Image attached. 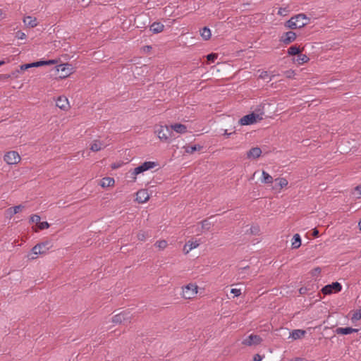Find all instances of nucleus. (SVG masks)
<instances>
[{
	"label": "nucleus",
	"mask_w": 361,
	"mask_h": 361,
	"mask_svg": "<svg viewBox=\"0 0 361 361\" xmlns=\"http://www.w3.org/2000/svg\"><path fill=\"white\" fill-rule=\"evenodd\" d=\"M41 218L39 215L37 214H32L30 218V223L31 224H36V226L37 225L38 223H39V221H40Z\"/></svg>",
	"instance_id": "nucleus-36"
},
{
	"label": "nucleus",
	"mask_w": 361,
	"mask_h": 361,
	"mask_svg": "<svg viewBox=\"0 0 361 361\" xmlns=\"http://www.w3.org/2000/svg\"><path fill=\"white\" fill-rule=\"evenodd\" d=\"M32 68L45 66V61L44 60H40V61H38L33 62V63H32Z\"/></svg>",
	"instance_id": "nucleus-42"
},
{
	"label": "nucleus",
	"mask_w": 361,
	"mask_h": 361,
	"mask_svg": "<svg viewBox=\"0 0 361 361\" xmlns=\"http://www.w3.org/2000/svg\"><path fill=\"white\" fill-rule=\"evenodd\" d=\"M137 237L139 240L144 241L148 237H149L147 232L140 231L138 232Z\"/></svg>",
	"instance_id": "nucleus-32"
},
{
	"label": "nucleus",
	"mask_w": 361,
	"mask_h": 361,
	"mask_svg": "<svg viewBox=\"0 0 361 361\" xmlns=\"http://www.w3.org/2000/svg\"><path fill=\"white\" fill-rule=\"evenodd\" d=\"M305 17L304 13H299L291 17L288 21L286 22L285 26L291 30L302 28L305 27L304 23H297L298 19H302Z\"/></svg>",
	"instance_id": "nucleus-3"
},
{
	"label": "nucleus",
	"mask_w": 361,
	"mask_h": 361,
	"mask_svg": "<svg viewBox=\"0 0 361 361\" xmlns=\"http://www.w3.org/2000/svg\"><path fill=\"white\" fill-rule=\"evenodd\" d=\"M20 73V70L19 69H16V70L12 71L9 75H11V78H17L18 76V74Z\"/></svg>",
	"instance_id": "nucleus-45"
},
{
	"label": "nucleus",
	"mask_w": 361,
	"mask_h": 361,
	"mask_svg": "<svg viewBox=\"0 0 361 361\" xmlns=\"http://www.w3.org/2000/svg\"><path fill=\"white\" fill-rule=\"evenodd\" d=\"M126 314L125 313V312H121L119 313H117L116 314H114V316H116V317H118V316H125Z\"/></svg>",
	"instance_id": "nucleus-57"
},
{
	"label": "nucleus",
	"mask_w": 361,
	"mask_h": 361,
	"mask_svg": "<svg viewBox=\"0 0 361 361\" xmlns=\"http://www.w3.org/2000/svg\"><path fill=\"white\" fill-rule=\"evenodd\" d=\"M247 268H249V267H248V266H246V267H245L240 268V269L243 271V270H245V269H247Z\"/></svg>",
	"instance_id": "nucleus-63"
},
{
	"label": "nucleus",
	"mask_w": 361,
	"mask_h": 361,
	"mask_svg": "<svg viewBox=\"0 0 361 361\" xmlns=\"http://www.w3.org/2000/svg\"><path fill=\"white\" fill-rule=\"evenodd\" d=\"M262 182L264 183L269 184L273 183V178L265 171L262 173Z\"/></svg>",
	"instance_id": "nucleus-27"
},
{
	"label": "nucleus",
	"mask_w": 361,
	"mask_h": 361,
	"mask_svg": "<svg viewBox=\"0 0 361 361\" xmlns=\"http://www.w3.org/2000/svg\"><path fill=\"white\" fill-rule=\"evenodd\" d=\"M149 195L147 190H140L136 193L135 200L138 203H145L149 200Z\"/></svg>",
	"instance_id": "nucleus-11"
},
{
	"label": "nucleus",
	"mask_w": 361,
	"mask_h": 361,
	"mask_svg": "<svg viewBox=\"0 0 361 361\" xmlns=\"http://www.w3.org/2000/svg\"><path fill=\"white\" fill-rule=\"evenodd\" d=\"M307 288L306 287H301L300 289H299V293L301 295H304L307 293Z\"/></svg>",
	"instance_id": "nucleus-49"
},
{
	"label": "nucleus",
	"mask_w": 361,
	"mask_h": 361,
	"mask_svg": "<svg viewBox=\"0 0 361 361\" xmlns=\"http://www.w3.org/2000/svg\"><path fill=\"white\" fill-rule=\"evenodd\" d=\"M201 224H202V228L203 230H209L212 224L209 221V219H204L203 221H201Z\"/></svg>",
	"instance_id": "nucleus-33"
},
{
	"label": "nucleus",
	"mask_w": 361,
	"mask_h": 361,
	"mask_svg": "<svg viewBox=\"0 0 361 361\" xmlns=\"http://www.w3.org/2000/svg\"><path fill=\"white\" fill-rule=\"evenodd\" d=\"M301 52V49L297 45H293L288 49V54L290 56H297Z\"/></svg>",
	"instance_id": "nucleus-26"
},
{
	"label": "nucleus",
	"mask_w": 361,
	"mask_h": 361,
	"mask_svg": "<svg viewBox=\"0 0 361 361\" xmlns=\"http://www.w3.org/2000/svg\"><path fill=\"white\" fill-rule=\"evenodd\" d=\"M263 341L261 336L255 334H250L242 341V344L246 346L259 345Z\"/></svg>",
	"instance_id": "nucleus-7"
},
{
	"label": "nucleus",
	"mask_w": 361,
	"mask_h": 361,
	"mask_svg": "<svg viewBox=\"0 0 361 361\" xmlns=\"http://www.w3.org/2000/svg\"><path fill=\"white\" fill-rule=\"evenodd\" d=\"M296 37L297 35L294 32L288 31L283 34L280 41L285 44H289L295 40Z\"/></svg>",
	"instance_id": "nucleus-9"
},
{
	"label": "nucleus",
	"mask_w": 361,
	"mask_h": 361,
	"mask_svg": "<svg viewBox=\"0 0 361 361\" xmlns=\"http://www.w3.org/2000/svg\"><path fill=\"white\" fill-rule=\"evenodd\" d=\"M200 35L202 36V37L204 39V40H208L209 39H210L211 37V35H212V33H211V30L209 27H204L201 30H200Z\"/></svg>",
	"instance_id": "nucleus-25"
},
{
	"label": "nucleus",
	"mask_w": 361,
	"mask_h": 361,
	"mask_svg": "<svg viewBox=\"0 0 361 361\" xmlns=\"http://www.w3.org/2000/svg\"><path fill=\"white\" fill-rule=\"evenodd\" d=\"M285 74L288 78H292L294 75V71L292 70H288L285 72Z\"/></svg>",
	"instance_id": "nucleus-46"
},
{
	"label": "nucleus",
	"mask_w": 361,
	"mask_h": 361,
	"mask_svg": "<svg viewBox=\"0 0 361 361\" xmlns=\"http://www.w3.org/2000/svg\"><path fill=\"white\" fill-rule=\"evenodd\" d=\"M279 188H283L288 185V180L284 178H279L275 180Z\"/></svg>",
	"instance_id": "nucleus-30"
},
{
	"label": "nucleus",
	"mask_w": 361,
	"mask_h": 361,
	"mask_svg": "<svg viewBox=\"0 0 361 361\" xmlns=\"http://www.w3.org/2000/svg\"><path fill=\"white\" fill-rule=\"evenodd\" d=\"M37 226L38 229L44 230V229L49 228L50 225L47 221L41 222L39 221V223L37 224Z\"/></svg>",
	"instance_id": "nucleus-37"
},
{
	"label": "nucleus",
	"mask_w": 361,
	"mask_h": 361,
	"mask_svg": "<svg viewBox=\"0 0 361 361\" xmlns=\"http://www.w3.org/2000/svg\"><path fill=\"white\" fill-rule=\"evenodd\" d=\"M200 245V243L198 240L192 241L189 240L188 241L185 246H184V251H185V253H188L190 250H192L194 248L197 247Z\"/></svg>",
	"instance_id": "nucleus-18"
},
{
	"label": "nucleus",
	"mask_w": 361,
	"mask_h": 361,
	"mask_svg": "<svg viewBox=\"0 0 361 361\" xmlns=\"http://www.w3.org/2000/svg\"><path fill=\"white\" fill-rule=\"evenodd\" d=\"M217 57L218 54L215 53H211L207 55V59L209 63H214Z\"/></svg>",
	"instance_id": "nucleus-34"
},
{
	"label": "nucleus",
	"mask_w": 361,
	"mask_h": 361,
	"mask_svg": "<svg viewBox=\"0 0 361 361\" xmlns=\"http://www.w3.org/2000/svg\"><path fill=\"white\" fill-rule=\"evenodd\" d=\"M235 131H233L232 133H228L227 130H225L224 136H225L226 137H229L231 135L235 134Z\"/></svg>",
	"instance_id": "nucleus-52"
},
{
	"label": "nucleus",
	"mask_w": 361,
	"mask_h": 361,
	"mask_svg": "<svg viewBox=\"0 0 361 361\" xmlns=\"http://www.w3.org/2000/svg\"><path fill=\"white\" fill-rule=\"evenodd\" d=\"M23 23L25 25L30 27H35L37 26V18H33L32 16H25L23 18Z\"/></svg>",
	"instance_id": "nucleus-19"
},
{
	"label": "nucleus",
	"mask_w": 361,
	"mask_h": 361,
	"mask_svg": "<svg viewBox=\"0 0 361 361\" xmlns=\"http://www.w3.org/2000/svg\"><path fill=\"white\" fill-rule=\"evenodd\" d=\"M112 322L113 323H121V317H112Z\"/></svg>",
	"instance_id": "nucleus-51"
},
{
	"label": "nucleus",
	"mask_w": 361,
	"mask_h": 361,
	"mask_svg": "<svg viewBox=\"0 0 361 361\" xmlns=\"http://www.w3.org/2000/svg\"><path fill=\"white\" fill-rule=\"evenodd\" d=\"M361 319V317H352V319L354 321H357V320H360Z\"/></svg>",
	"instance_id": "nucleus-61"
},
{
	"label": "nucleus",
	"mask_w": 361,
	"mask_h": 361,
	"mask_svg": "<svg viewBox=\"0 0 361 361\" xmlns=\"http://www.w3.org/2000/svg\"><path fill=\"white\" fill-rule=\"evenodd\" d=\"M309 59H310L307 55L303 54L300 52L298 55H297V59H295V61L298 64H303V63L307 62L309 61Z\"/></svg>",
	"instance_id": "nucleus-28"
},
{
	"label": "nucleus",
	"mask_w": 361,
	"mask_h": 361,
	"mask_svg": "<svg viewBox=\"0 0 361 361\" xmlns=\"http://www.w3.org/2000/svg\"><path fill=\"white\" fill-rule=\"evenodd\" d=\"M4 161L8 164H16L20 160V157L17 152L11 151L7 152L4 157Z\"/></svg>",
	"instance_id": "nucleus-8"
},
{
	"label": "nucleus",
	"mask_w": 361,
	"mask_h": 361,
	"mask_svg": "<svg viewBox=\"0 0 361 361\" xmlns=\"http://www.w3.org/2000/svg\"><path fill=\"white\" fill-rule=\"evenodd\" d=\"M49 244H51V243L49 241L38 243L32 247V252L35 255L44 254L46 253V250H42V247H45Z\"/></svg>",
	"instance_id": "nucleus-12"
},
{
	"label": "nucleus",
	"mask_w": 361,
	"mask_h": 361,
	"mask_svg": "<svg viewBox=\"0 0 361 361\" xmlns=\"http://www.w3.org/2000/svg\"><path fill=\"white\" fill-rule=\"evenodd\" d=\"M56 106L62 110H68L70 107L68 100L64 96H60L57 98Z\"/></svg>",
	"instance_id": "nucleus-10"
},
{
	"label": "nucleus",
	"mask_w": 361,
	"mask_h": 361,
	"mask_svg": "<svg viewBox=\"0 0 361 361\" xmlns=\"http://www.w3.org/2000/svg\"><path fill=\"white\" fill-rule=\"evenodd\" d=\"M231 293L234 294V296L238 297L241 294L240 289L232 288Z\"/></svg>",
	"instance_id": "nucleus-44"
},
{
	"label": "nucleus",
	"mask_w": 361,
	"mask_h": 361,
	"mask_svg": "<svg viewBox=\"0 0 361 361\" xmlns=\"http://www.w3.org/2000/svg\"><path fill=\"white\" fill-rule=\"evenodd\" d=\"M104 147V144L99 140H94L91 145L90 149L93 152H98Z\"/></svg>",
	"instance_id": "nucleus-24"
},
{
	"label": "nucleus",
	"mask_w": 361,
	"mask_h": 361,
	"mask_svg": "<svg viewBox=\"0 0 361 361\" xmlns=\"http://www.w3.org/2000/svg\"><path fill=\"white\" fill-rule=\"evenodd\" d=\"M164 25L159 22H154L150 25V30L154 34H158L164 30Z\"/></svg>",
	"instance_id": "nucleus-15"
},
{
	"label": "nucleus",
	"mask_w": 361,
	"mask_h": 361,
	"mask_svg": "<svg viewBox=\"0 0 361 361\" xmlns=\"http://www.w3.org/2000/svg\"><path fill=\"white\" fill-rule=\"evenodd\" d=\"M264 112L261 111L260 109L255 110L249 114L243 116L239 120V123L242 126L252 125L263 119Z\"/></svg>",
	"instance_id": "nucleus-1"
},
{
	"label": "nucleus",
	"mask_w": 361,
	"mask_h": 361,
	"mask_svg": "<svg viewBox=\"0 0 361 361\" xmlns=\"http://www.w3.org/2000/svg\"><path fill=\"white\" fill-rule=\"evenodd\" d=\"M171 130H174L178 133L183 134L187 132L186 126L181 123H175L171 126Z\"/></svg>",
	"instance_id": "nucleus-17"
},
{
	"label": "nucleus",
	"mask_w": 361,
	"mask_h": 361,
	"mask_svg": "<svg viewBox=\"0 0 361 361\" xmlns=\"http://www.w3.org/2000/svg\"><path fill=\"white\" fill-rule=\"evenodd\" d=\"M115 180L113 178L106 177L101 180L100 185L102 188H106L114 185Z\"/></svg>",
	"instance_id": "nucleus-22"
},
{
	"label": "nucleus",
	"mask_w": 361,
	"mask_h": 361,
	"mask_svg": "<svg viewBox=\"0 0 361 361\" xmlns=\"http://www.w3.org/2000/svg\"><path fill=\"white\" fill-rule=\"evenodd\" d=\"M155 246L161 250L164 249L167 246V242L164 240L157 241L154 244Z\"/></svg>",
	"instance_id": "nucleus-35"
},
{
	"label": "nucleus",
	"mask_w": 361,
	"mask_h": 361,
	"mask_svg": "<svg viewBox=\"0 0 361 361\" xmlns=\"http://www.w3.org/2000/svg\"><path fill=\"white\" fill-rule=\"evenodd\" d=\"M256 231H257V228H254V229H253L252 228H251V232L252 233H255Z\"/></svg>",
	"instance_id": "nucleus-62"
},
{
	"label": "nucleus",
	"mask_w": 361,
	"mask_h": 361,
	"mask_svg": "<svg viewBox=\"0 0 361 361\" xmlns=\"http://www.w3.org/2000/svg\"><path fill=\"white\" fill-rule=\"evenodd\" d=\"M197 293V286L190 283L183 288L182 296L185 299H192Z\"/></svg>",
	"instance_id": "nucleus-5"
},
{
	"label": "nucleus",
	"mask_w": 361,
	"mask_h": 361,
	"mask_svg": "<svg viewBox=\"0 0 361 361\" xmlns=\"http://www.w3.org/2000/svg\"><path fill=\"white\" fill-rule=\"evenodd\" d=\"M120 166H121V164H118V163H114L111 164V169H118Z\"/></svg>",
	"instance_id": "nucleus-56"
},
{
	"label": "nucleus",
	"mask_w": 361,
	"mask_h": 361,
	"mask_svg": "<svg viewBox=\"0 0 361 361\" xmlns=\"http://www.w3.org/2000/svg\"><path fill=\"white\" fill-rule=\"evenodd\" d=\"M321 271L322 270H321L320 267H316V268L313 269L311 271L312 276H318L320 274Z\"/></svg>",
	"instance_id": "nucleus-41"
},
{
	"label": "nucleus",
	"mask_w": 361,
	"mask_h": 361,
	"mask_svg": "<svg viewBox=\"0 0 361 361\" xmlns=\"http://www.w3.org/2000/svg\"><path fill=\"white\" fill-rule=\"evenodd\" d=\"M30 68H32V63H25V64H23V65L20 66L19 70H20V72H21V71H26V70H27Z\"/></svg>",
	"instance_id": "nucleus-40"
},
{
	"label": "nucleus",
	"mask_w": 361,
	"mask_h": 361,
	"mask_svg": "<svg viewBox=\"0 0 361 361\" xmlns=\"http://www.w3.org/2000/svg\"><path fill=\"white\" fill-rule=\"evenodd\" d=\"M51 245L50 244L49 245H47L45 247H42V250H46V252L50 248Z\"/></svg>",
	"instance_id": "nucleus-59"
},
{
	"label": "nucleus",
	"mask_w": 361,
	"mask_h": 361,
	"mask_svg": "<svg viewBox=\"0 0 361 361\" xmlns=\"http://www.w3.org/2000/svg\"><path fill=\"white\" fill-rule=\"evenodd\" d=\"M301 245V238L298 233H296L293 235L292 239V247L293 249H297L300 247Z\"/></svg>",
	"instance_id": "nucleus-23"
},
{
	"label": "nucleus",
	"mask_w": 361,
	"mask_h": 361,
	"mask_svg": "<svg viewBox=\"0 0 361 361\" xmlns=\"http://www.w3.org/2000/svg\"><path fill=\"white\" fill-rule=\"evenodd\" d=\"M358 226H359L360 230L361 231V220L360 221V222L358 224Z\"/></svg>",
	"instance_id": "nucleus-64"
},
{
	"label": "nucleus",
	"mask_w": 361,
	"mask_h": 361,
	"mask_svg": "<svg viewBox=\"0 0 361 361\" xmlns=\"http://www.w3.org/2000/svg\"><path fill=\"white\" fill-rule=\"evenodd\" d=\"M289 361H307V360L305 358H302V357H295Z\"/></svg>",
	"instance_id": "nucleus-55"
},
{
	"label": "nucleus",
	"mask_w": 361,
	"mask_h": 361,
	"mask_svg": "<svg viewBox=\"0 0 361 361\" xmlns=\"http://www.w3.org/2000/svg\"><path fill=\"white\" fill-rule=\"evenodd\" d=\"M269 74L267 71H262L259 75L260 78L265 79L267 77H268Z\"/></svg>",
	"instance_id": "nucleus-50"
},
{
	"label": "nucleus",
	"mask_w": 361,
	"mask_h": 361,
	"mask_svg": "<svg viewBox=\"0 0 361 361\" xmlns=\"http://www.w3.org/2000/svg\"><path fill=\"white\" fill-rule=\"evenodd\" d=\"M23 208H24V206H23L22 204H19V205H17V206H15L13 207H10L8 209V211L9 212L11 215H13V214L18 213Z\"/></svg>",
	"instance_id": "nucleus-29"
},
{
	"label": "nucleus",
	"mask_w": 361,
	"mask_h": 361,
	"mask_svg": "<svg viewBox=\"0 0 361 361\" xmlns=\"http://www.w3.org/2000/svg\"><path fill=\"white\" fill-rule=\"evenodd\" d=\"M16 37L18 39H25L26 35L23 32L19 30L16 33Z\"/></svg>",
	"instance_id": "nucleus-43"
},
{
	"label": "nucleus",
	"mask_w": 361,
	"mask_h": 361,
	"mask_svg": "<svg viewBox=\"0 0 361 361\" xmlns=\"http://www.w3.org/2000/svg\"><path fill=\"white\" fill-rule=\"evenodd\" d=\"M262 150L259 147H252L247 152V157L248 159H257L260 157Z\"/></svg>",
	"instance_id": "nucleus-14"
},
{
	"label": "nucleus",
	"mask_w": 361,
	"mask_h": 361,
	"mask_svg": "<svg viewBox=\"0 0 361 361\" xmlns=\"http://www.w3.org/2000/svg\"><path fill=\"white\" fill-rule=\"evenodd\" d=\"M347 316H361V307L356 310L350 311Z\"/></svg>",
	"instance_id": "nucleus-39"
},
{
	"label": "nucleus",
	"mask_w": 361,
	"mask_h": 361,
	"mask_svg": "<svg viewBox=\"0 0 361 361\" xmlns=\"http://www.w3.org/2000/svg\"><path fill=\"white\" fill-rule=\"evenodd\" d=\"M56 71L61 72L60 78H66L73 73V66L70 63H63L56 66Z\"/></svg>",
	"instance_id": "nucleus-6"
},
{
	"label": "nucleus",
	"mask_w": 361,
	"mask_h": 361,
	"mask_svg": "<svg viewBox=\"0 0 361 361\" xmlns=\"http://www.w3.org/2000/svg\"><path fill=\"white\" fill-rule=\"evenodd\" d=\"M355 190L361 195V185H358L355 188Z\"/></svg>",
	"instance_id": "nucleus-58"
},
{
	"label": "nucleus",
	"mask_w": 361,
	"mask_h": 361,
	"mask_svg": "<svg viewBox=\"0 0 361 361\" xmlns=\"http://www.w3.org/2000/svg\"><path fill=\"white\" fill-rule=\"evenodd\" d=\"M56 63V61H55V60L45 61V65H52V64H55Z\"/></svg>",
	"instance_id": "nucleus-54"
},
{
	"label": "nucleus",
	"mask_w": 361,
	"mask_h": 361,
	"mask_svg": "<svg viewBox=\"0 0 361 361\" xmlns=\"http://www.w3.org/2000/svg\"><path fill=\"white\" fill-rule=\"evenodd\" d=\"M6 63V61L4 60L0 61V66L4 65Z\"/></svg>",
	"instance_id": "nucleus-60"
},
{
	"label": "nucleus",
	"mask_w": 361,
	"mask_h": 361,
	"mask_svg": "<svg viewBox=\"0 0 361 361\" xmlns=\"http://www.w3.org/2000/svg\"><path fill=\"white\" fill-rule=\"evenodd\" d=\"M145 171H145V166H143L142 164L141 165L137 166L136 168H135L133 171L131 173V178H132L133 181V182L135 181L137 175H138L141 173H143Z\"/></svg>",
	"instance_id": "nucleus-20"
},
{
	"label": "nucleus",
	"mask_w": 361,
	"mask_h": 361,
	"mask_svg": "<svg viewBox=\"0 0 361 361\" xmlns=\"http://www.w3.org/2000/svg\"><path fill=\"white\" fill-rule=\"evenodd\" d=\"M142 164L145 166V171L153 169L158 165L157 162L155 161H145Z\"/></svg>",
	"instance_id": "nucleus-31"
},
{
	"label": "nucleus",
	"mask_w": 361,
	"mask_h": 361,
	"mask_svg": "<svg viewBox=\"0 0 361 361\" xmlns=\"http://www.w3.org/2000/svg\"><path fill=\"white\" fill-rule=\"evenodd\" d=\"M264 356L260 355L259 354H255L253 357L254 361H261L263 359Z\"/></svg>",
	"instance_id": "nucleus-48"
},
{
	"label": "nucleus",
	"mask_w": 361,
	"mask_h": 361,
	"mask_svg": "<svg viewBox=\"0 0 361 361\" xmlns=\"http://www.w3.org/2000/svg\"><path fill=\"white\" fill-rule=\"evenodd\" d=\"M155 133L161 140L166 142H170V137H172L173 135L171 126H159L155 129Z\"/></svg>",
	"instance_id": "nucleus-2"
},
{
	"label": "nucleus",
	"mask_w": 361,
	"mask_h": 361,
	"mask_svg": "<svg viewBox=\"0 0 361 361\" xmlns=\"http://www.w3.org/2000/svg\"><path fill=\"white\" fill-rule=\"evenodd\" d=\"M11 78V75L0 74V80H5Z\"/></svg>",
	"instance_id": "nucleus-47"
},
{
	"label": "nucleus",
	"mask_w": 361,
	"mask_h": 361,
	"mask_svg": "<svg viewBox=\"0 0 361 361\" xmlns=\"http://www.w3.org/2000/svg\"><path fill=\"white\" fill-rule=\"evenodd\" d=\"M306 334V331L305 330L302 329H295L292 331V332L290 334V337L292 338L293 340H297L302 338L305 336Z\"/></svg>",
	"instance_id": "nucleus-16"
},
{
	"label": "nucleus",
	"mask_w": 361,
	"mask_h": 361,
	"mask_svg": "<svg viewBox=\"0 0 361 361\" xmlns=\"http://www.w3.org/2000/svg\"><path fill=\"white\" fill-rule=\"evenodd\" d=\"M342 289V286L340 283L336 281L333 282L331 284H328L324 286L321 292L324 295H331L332 293H337L340 292Z\"/></svg>",
	"instance_id": "nucleus-4"
},
{
	"label": "nucleus",
	"mask_w": 361,
	"mask_h": 361,
	"mask_svg": "<svg viewBox=\"0 0 361 361\" xmlns=\"http://www.w3.org/2000/svg\"><path fill=\"white\" fill-rule=\"evenodd\" d=\"M357 331L358 329L352 327H338L334 331L336 334L342 335H348Z\"/></svg>",
	"instance_id": "nucleus-13"
},
{
	"label": "nucleus",
	"mask_w": 361,
	"mask_h": 361,
	"mask_svg": "<svg viewBox=\"0 0 361 361\" xmlns=\"http://www.w3.org/2000/svg\"><path fill=\"white\" fill-rule=\"evenodd\" d=\"M298 20L296 21L297 23H304L305 24V26L307 25L310 21V19L307 17V16L305 14V17L302 18V19H298Z\"/></svg>",
	"instance_id": "nucleus-38"
},
{
	"label": "nucleus",
	"mask_w": 361,
	"mask_h": 361,
	"mask_svg": "<svg viewBox=\"0 0 361 361\" xmlns=\"http://www.w3.org/2000/svg\"><path fill=\"white\" fill-rule=\"evenodd\" d=\"M203 148V146L200 145H188L185 147V151L186 153L192 154L196 151H200Z\"/></svg>",
	"instance_id": "nucleus-21"
},
{
	"label": "nucleus",
	"mask_w": 361,
	"mask_h": 361,
	"mask_svg": "<svg viewBox=\"0 0 361 361\" xmlns=\"http://www.w3.org/2000/svg\"><path fill=\"white\" fill-rule=\"evenodd\" d=\"M312 235H313L314 238H317V237H319V231L317 230V228H314L313 229Z\"/></svg>",
	"instance_id": "nucleus-53"
}]
</instances>
